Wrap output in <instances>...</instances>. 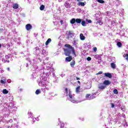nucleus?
I'll return each mask as SVG.
<instances>
[{
    "instance_id": "38",
    "label": "nucleus",
    "mask_w": 128,
    "mask_h": 128,
    "mask_svg": "<svg viewBox=\"0 0 128 128\" xmlns=\"http://www.w3.org/2000/svg\"><path fill=\"white\" fill-rule=\"evenodd\" d=\"M7 70H10V68H7Z\"/></svg>"
},
{
    "instance_id": "43",
    "label": "nucleus",
    "mask_w": 128,
    "mask_h": 128,
    "mask_svg": "<svg viewBox=\"0 0 128 128\" xmlns=\"http://www.w3.org/2000/svg\"><path fill=\"white\" fill-rule=\"evenodd\" d=\"M8 128H10V126H8Z\"/></svg>"
},
{
    "instance_id": "2",
    "label": "nucleus",
    "mask_w": 128,
    "mask_h": 128,
    "mask_svg": "<svg viewBox=\"0 0 128 128\" xmlns=\"http://www.w3.org/2000/svg\"><path fill=\"white\" fill-rule=\"evenodd\" d=\"M64 54L66 57V62H72V57L70 56V50L68 49V48H64Z\"/></svg>"
},
{
    "instance_id": "12",
    "label": "nucleus",
    "mask_w": 128,
    "mask_h": 128,
    "mask_svg": "<svg viewBox=\"0 0 128 128\" xmlns=\"http://www.w3.org/2000/svg\"><path fill=\"white\" fill-rule=\"evenodd\" d=\"M12 8L14 10H16V8H18V4H13Z\"/></svg>"
},
{
    "instance_id": "7",
    "label": "nucleus",
    "mask_w": 128,
    "mask_h": 128,
    "mask_svg": "<svg viewBox=\"0 0 128 128\" xmlns=\"http://www.w3.org/2000/svg\"><path fill=\"white\" fill-rule=\"evenodd\" d=\"M103 84H105V86H110V84H112V82L108 80H105Z\"/></svg>"
},
{
    "instance_id": "30",
    "label": "nucleus",
    "mask_w": 128,
    "mask_h": 128,
    "mask_svg": "<svg viewBox=\"0 0 128 128\" xmlns=\"http://www.w3.org/2000/svg\"><path fill=\"white\" fill-rule=\"evenodd\" d=\"M111 106H112V108H114V104L112 103V104H111Z\"/></svg>"
},
{
    "instance_id": "14",
    "label": "nucleus",
    "mask_w": 128,
    "mask_h": 128,
    "mask_svg": "<svg viewBox=\"0 0 128 128\" xmlns=\"http://www.w3.org/2000/svg\"><path fill=\"white\" fill-rule=\"evenodd\" d=\"M74 64H76V61L72 60L70 63V66H72V68H74Z\"/></svg>"
},
{
    "instance_id": "15",
    "label": "nucleus",
    "mask_w": 128,
    "mask_h": 128,
    "mask_svg": "<svg viewBox=\"0 0 128 128\" xmlns=\"http://www.w3.org/2000/svg\"><path fill=\"white\" fill-rule=\"evenodd\" d=\"M80 86H78L76 88V92L77 94H80Z\"/></svg>"
},
{
    "instance_id": "13",
    "label": "nucleus",
    "mask_w": 128,
    "mask_h": 128,
    "mask_svg": "<svg viewBox=\"0 0 128 128\" xmlns=\"http://www.w3.org/2000/svg\"><path fill=\"white\" fill-rule=\"evenodd\" d=\"M52 42V39L50 38H49L48 39L46 42L45 43L46 46H48V44Z\"/></svg>"
},
{
    "instance_id": "3",
    "label": "nucleus",
    "mask_w": 128,
    "mask_h": 128,
    "mask_svg": "<svg viewBox=\"0 0 128 128\" xmlns=\"http://www.w3.org/2000/svg\"><path fill=\"white\" fill-rule=\"evenodd\" d=\"M64 46L65 48H69V50H71L73 54H74L75 56H76V51L74 50V48L72 47V46L69 44H65Z\"/></svg>"
},
{
    "instance_id": "39",
    "label": "nucleus",
    "mask_w": 128,
    "mask_h": 128,
    "mask_svg": "<svg viewBox=\"0 0 128 128\" xmlns=\"http://www.w3.org/2000/svg\"><path fill=\"white\" fill-rule=\"evenodd\" d=\"M22 89H20V92H22Z\"/></svg>"
},
{
    "instance_id": "4",
    "label": "nucleus",
    "mask_w": 128,
    "mask_h": 128,
    "mask_svg": "<svg viewBox=\"0 0 128 128\" xmlns=\"http://www.w3.org/2000/svg\"><path fill=\"white\" fill-rule=\"evenodd\" d=\"M68 96L70 97V100L72 102H73L74 104H76V100L74 98V96H72L70 90L69 91Z\"/></svg>"
},
{
    "instance_id": "1",
    "label": "nucleus",
    "mask_w": 128,
    "mask_h": 128,
    "mask_svg": "<svg viewBox=\"0 0 128 128\" xmlns=\"http://www.w3.org/2000/svg\"><path fill=\"white\" fill-rule=\"evenodd\" d=\"M76 24H80L81 22L82 26H86V21L84 20L82 21V19L80 18L76 19L74 18H73L71 19V20H70V23L71 24H76Z\"/></svg>"
},
{
    "instance_id": "28",
    "label": "nucleus",
    "mask_w": 128,
    "mask_h": 128,
    "mask_svg": "<svg viewBox=\"0 0 128 128\" xmlns=\"http://www.w3.org/2000/svg\"><path fill=\"white\" fill-rule=\"evenodd\" d=\"M93 50H94V52H96V50H98V48H96V47H94V48H93Z\"/></svg>"
},
{
    "instance_id": "31",
    "label": "nucleus",
    "mask_w": 128,
    "mask_h": 128,
    "mask_svg": "<svg viewBox=\"0 0 128 128\" xmlns=\"http://www.w3.org/2000/svg\"><path fill=\"white\" fill-rule=\"evenodd\" d=\"M102 74V72L100 71L97 74Z\"/></svg>"
},
{
    "instance_id": "42",
    "label": "nucleus",
    "mask_w": 128,
    "mask_h": 128,
    "mask_svg": "<svg viewBox=\"0 0 128 128\" xmlns=\"http://www.w3.org/2000/svg\"><path fill=\"white\" fill-rule=\"evenodd\" d=\"M95 97H92V98H94Z\"/></svg>"
},
{
    "instance_id": "18",
    "label": "nucleus",
    "mask_w": 128,
    "mask_h": 128,
    "mask_svg": "<svg viewBox=\"0 0 128 128\" xmlns=\"http://www.w3.org/2000/svg\"><path fill=\"white\" fill-rule=\"evenodd\" d=\"M113 92L114 94H118V90L116 89H114L113 90Z\"/></svg>"
},
{
    "instance_id": "35",
    "label": "nucleus",
    "mask_w": 128,
    "mask_h": 128,
    "mask_svg": "<svg viewBox=\"0 0 128 128\" xmlns=\"http://www.w3.org/2000/svg\"><path fill=\"white\" fill-rule=\"evenodd\" d=\"M60 22L61 24H63V22H64V21H63L62 20H61L60 21Z\"/></svg>"
},
{
    "instance_id": "26",
    "label": "nucleus",
    "mask_w": 128,
    "mask_h": 128,
    "mask_svg": "<svg viewBox=\"0 0 128 128\" xmlns=\"http://www.w3.org/2000/svg\"><path fill=\"white\" fill-rule=\"evenodd\" d=\"M0 82L2 84H6V80H1L0 81Z\"/></svg>"
},
{
    "instance_id": "20",
    "label": "nucleus",
    "mask_w": 128,
    "mask_h": 128,
    "mask_svg": "<svg viewBox=\"0 0 128 128\" xmlns=\"http://www.w3.org/2000/svg\"><path fill=\"white\" fill-rule=\"evenodd\" d=\"M117 46H118V48H122V42H118Z\"/></svg>"
},
{
    "instance_id": "24",
    "label": "nucleus",
    "mask_w": 128,
    "mask_h": 128,
    "mask_svg": "<svg viewBox=\"0 0 128 128\" xmlns=\"http://www.w3.org/2000/svg\"><path fill=\"white\" fill-rule=\"evenodd\" d=\"M97 22H98L100 26H102V20H98Z\"/></svg>"
},
{
    "instance_id": "25",
    "label": "nucleus",
    "mask_w": 128,
    "mask_h": 128,
    "mask_svg": "<svg viewBox=\"0 0 128 128\" xmlns=\"http://www.w3.org/2000/svg\"><path fill=\"white\" fill-rule=\"evenodd\" d=\"M86 98H92V96H90V94H87L86 96Z\"/></svg>"
},
{
    "instance_id": "36",
    "label": "nucleus",
    "mask_w": 128,
    "mask_h": 128,
    "mask_svg": "<svg viewBox=\"0 0 128 128\" xmlns=\"http://www.w3.org/2000/svg\"><path fill=\"white\" fill-rule=\"evenodd\" d=\"M76 80H80V78H78V77H76Z\"/></svg>"
},
{
    "instance_id": "5",
    "label": "nucleus",
    "mask_w": 128,
    "mask_h": 128,
    "mask_svg": "<svg viewBox=\"0 0 128 128\" xmlns=\"http://www.w3.org/2000/svg\"><path fill=\"white\" fill-rule=\"evenodd\" d=\"M26 30H30L32 28V26L30 24H28L26 25Z\"/></svg>"
},
{
    "instance_id": "34",
    "label": "nucleus",
    "mask_w": 128,
    "mask_h": 128,
    "mask_svg": "<svg viewBox=\"0 0 128 128\" xmlns=\"http://www.w3.org/2000/svg\"><path fill=\"white\" fill-rule=\"evenodd\" d=\"M88 24H92V20H88Z\"/></svg>"
},
{
    "instance_id": "8",
    "label": "nucleus",
    "mask_w": 128,
    "mask_h": 128,
    "mask_svg": "<svg viewBox=\"0 0 128 128\" xmlns=\"http://www.w3.org/2000/svg\"><path fill=\"white\" fill-rule=\"evenodd\" d=\"M78 6H86V2H79L78 3Z\"/></svg>"
},
{
    "instance_id": "6",
    "label": "nucleus",
    "mask_w": 128,
    "mask_h": 128,
    "mask_svg": "<svg viewBox=\"0 0 128 128\" xmlns=\"http://www.w3.org/2000/svg\"><path fill=\"white\" fill-rule=\"evenodd\" d=\"M98 88L100 90H104V88H106V86L102 85V84L100 83L98 86Z\"/></svg>"
},
{
    "instance_id": "17",
    "label": "nucleus",
    "mask_w": 128,
    "mask_h": 128,
    "mask_svg": "<svg viewBox=\"0 0 128 128\" xmlns=\"http://www.w3.org/2000/svg\"><path fill=\"white\" fill-rule=\"evenodd\" d=\"M68 36H71V38H72V36H74V34L72 33V32L69 31L68 32Z\"/></svg>"
},
{
    "instance_id": "10",
    "label": "nucleus",
    "mask_w": 128,
    "mask_h": 128,
    "mask_svg": "<svg viewBox=\"0 0 128 128\" xmlns=\"http://www.w3.org/2000/svg\"><path fill=\"white\" fill-rule=\"evenodd\" d=\"M110 66L112 68L113 70H115L116 66V64H114V62H112L110 64Z\"/></svg>"
},
{
    "instance_id": "33",
    "label": "nucleus",
    "mask_w": 128,
    "mask_h": 128,
    "mask_svg": "<svg viewBox=\"0 0 128 128\" xmlns=\"http://www.w3.org/2000/svg\"><path fill=\"white\" fill-rule=\"evenodd\" d=\"M65 91H66V94H68V88H66Z\"/></svg>"
},
{
    "instance_id": "21",
    "label": "nucleus",
    "mask_w": 128,
    "mask_h": 128,
    "mask_svg": "<svg viewBox=\"0 0 128 128\" xmlns=\"http://www.w3.org/2000/svg\"><path fill=\"white\" fill-rule=\"evenodd\" d=\"M97 2L100 4H104V0H97Z\"/></svg>"
},
{
    "instance_id": "19",
    "label": "nucleus",
    "mask_w": 128,
    "mask_h": 128,
    "mask_svg": "<svg viewBox=\"0 0 128 128\" xmlns=\"http://www.w3.org/2000/svg\"><path fill=\"white\" fill-rule=\"evenodd\" d=\"M65 6L66 8H70V3L68 2H65Z\"/></svg>"
},
{
    "instance_id": "37",
    "label": "nucleus",
    "mask_w": 128,
    "mask_h": 128,
    "mask_svg": "<svg viewBox=\"0 0 128 128\" xmlns=\"http://www.w3.org/2000/svg\"><path fill=\"white\" fill-rule=\"evenodd\" d=\"M78 84H80V81H78Z\"/></svg>"
},
{
    "instance_id": "41",
    "label": "nucleus",
    "mask_w": 128,
    "mask_h": 128,
    "mask_svg": "<svg viewBox=\"0 0 128 128\" xmlns=\"http://www.w3.org/2000/svg\"><path fill=\"white\" fill-rule=\"evenodd\" d=\"M117 0V2H119L120 1V0Z\"/></svg>"
},
{
    "instance_id": "29",
    "label": "nucleus",
    "mask_w": 128,
    "mask_h": 128,
    "mask_svg": "<svg viewBox=\"0 0 128 128\" xmlns=\"http://www.w3.org/2000/svg\"><path fill=\"white\" fill-rule=\"evenodd\" d=\"M87 60H88V62H90V60H92V58L88 57L87 58Z\"/></svg>"
},
{
    "instance_id": "9",
    "label": "nucleus",
    "mask_w": 128,
    "mask_h": 128,
    "mask_svg": "<svg viewBox=\"0 0 128 128\" xmlns=\"http://www.w3.org/2000/svg\"><path fill=\"white\" fill-rule=\"evenodd\" d=\"M104 76H106V78H112V74L110 73H105L104 74Z\"/></svg>"
},
{
    "instance_id": "23",
    "label": "nucleus",
    "mask_w": 128,
    "mask_h": 128,
    "mask_svg": "<svg viewBox=\"0 0 128 128\" xmlns=\"http://www.w3.org/2000/svg\"><path fill=\"white\" fill-rule=\"evenodd\" d=\"M28 114L29 116V118H32V112H28Z\"/></svg>"
},
{
    "instance_id": "16",
    "label": "nucleus",
    "mask_w": 128,
    "mask_h": 128,
    "mask_svg": "<svg viewBox=\"0 0 128 128\" xmlns=\"http://www.w3.org/2000/svg\"><path fill=\"white\" fill-rule=\"evenodd\" d=\"M2 92L4 94H8V90H6V89H4L2 90Z\"/></svg>"
},
{
    "instance_id": "27",
    "label": "nucleus",
    "mask_w": 128,
    "mask_h": 128,
    "mask_svg": "<svg viewBox=\"0 0 128 128\" xmlns=\"http://www.w3.org/2000/svg\"><path fill=\"white\" fill-rule=\"evenodd\" d=\"M36 94H40V90H36Z\"/></svg>"
},
{
    "instance_id": "40",
    "label": "nucleus",
    "mask_w": 128,
    "mask_h": 128,
    "mask_svg": "<svg viewBox=\"0 0 128 128\" xmlns=\"http://www.w3.org/2000/svg\"><path fill=\"white\" fill-rule=\"evenodd\" d=\"M2 48V44H0V48Z\"/></svg>"
},
{
    "instance_id": "32",
    "label": "nucleus",
    "mask_w": 128,
    "mask_h": 128,
    "mask_svg": "<svg viewBox=\"0 0 128 128\" xmlns=\"http://www.w3.org/2000/svg\"><path fill=\"white\" fill-rule=\"evenodd\" d=\"M4 32V28H0V32Z\"/></svg>"
},
{
    "instance_id": "22",
    "label": "nucleus",
    "mask_w": 128,
    "mask_h": 128,
    "mask_svg": "<svg viewBox=\"0 0 128 128\" xmlns=\"http://www.w3.org/2000/svg\"><path fill=\"white\" fill-rule=\"evenodd\" d=\"M40 10H44V6L42 5L40 8Z\"/></svg>"
},
{
    "instance_id": "11",
    "label": "nucleus",
    "mask_w": 128,
    "mask_h": 128,
    "mask_svg": "<svg viewBox=\"0 0 128 128\" xmlns=\"http://www.w3.org/2000/svg\"><path fill=\"white\" fill-rule=\"evenodd\" d=\"M80 38L81 40H86V36H84V34H80Z\"/></svg>"
}]
</instances>
